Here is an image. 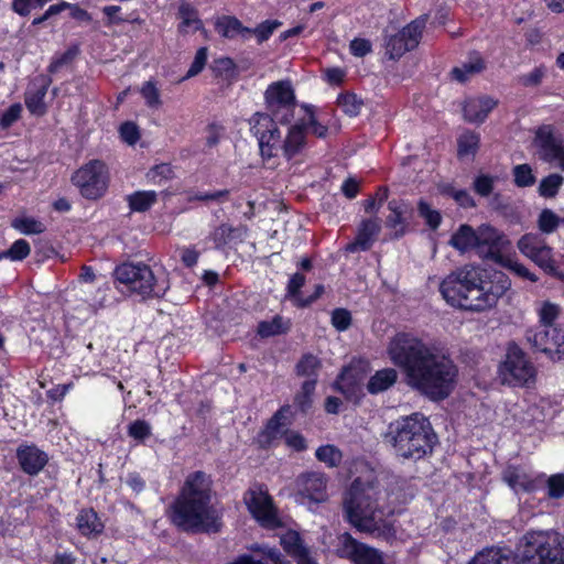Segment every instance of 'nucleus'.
Segmentation results:
<instances>
[{"label":"nucleus","mask_w":564,"mask_h":564,"mask_svg":"<svg viewBox=\"0 0 564 564\" xmlns=\"http://www.w3.org/2000/svg\"><path fill=\"white\" fill-rule=\"evenodd\" d=\"M291 319L282 315H274L270 321H260L257 326V334L261 338H269L288 334L291 329Z\"/></svg>","instance_id":"34"},{"label":"nucleus","mask_w":564,"mask_h":564,"mask_svg":"<svg viewBox=\"0 0 564 564\" xmlns=\"http://www.w3.org/2000/svg\"><path fill=\"white\" fill-rule=\"evenodd\" d=\"M390 214L386 218V227L394 230V238H402L409 230V218L413 208L408 200L391 199L388 202Z\"/></svg>","instance_id":"24"},{"label":"nucleus","mask_w":564,"mask_h":564,"mask_svg":"<svg viewBox=\"0 0 564 564\" xmlns=\"http://www.w3.org/2000/svg\"><path fill=\"white\" fill-rule=\"evenodd\" d=\"M242 500L251 517L260 525L264 528H273L280 524L274 500L264 484H252L245 491Z\"/></svg>","instance_id":"13"},{"label":"nucleus","mask_w":564,"mask_h":564,"mask_svg":"<svg viewBox=\"0 0 564 564\" xmlns=\"http://www.w3.org/2000/svg\"><path fill=\"white\" fill-rule=\"evenodd\" d=\"M429 14H421L394 34L383 39L384 54L390 61H399L406 52L415 50L423 36Z\"/></svg>","instance_id":"12"},{"label":"nucleus","mask_w":564,"mask_h":564,"mask_svg":"<svg viewBox=\"0 0 564 564\" xmlns=\"http://www.w3.org/2000/svg\"><path fill=\"white\" fill-rule=\"evenodd\" d=\"M31 253V246L25 239L15 240L9 249L0 252V261L8 259L13 262L25 260Z\"/></svg>","instance_id":"51"},{"label":"nucleus","mask_w":564,"mask_h":564,"mask_svg":"<svg viewBox=\"0 0 564 564\" xmlns=\"http://www.w3.org/2000/svg\"><path fill=\"white\" fill-rule=\"evenodd\" d=\"M213 476L204 470L191 471L166 510L167 519L180 532L219 533L221 514L213 505Z\"/></svg>","instance_id":"3"},{"label":"nucleus","mask_w":564,"mask_h":564,"mask_svg":"<svg viewBox=\"0 0 564 564\" xmlns=\"http://www.w3.org/2000/svg\"><path fill=\"white\" fill-rule=\"evenodd\" d=\"M145 177L150 184L163 185L175 177L174 167L171 163L155 164L149 169Z\"/></svg>","instance_id":"46"},{"label":"nucleus","mask_w":564,"mask_h":564,"mask_svg":"<svg viewBox=\"0 0 564 564\" xmlns=\"http://www.w3.org/2000/svg\"><path fill=\"white\" fill-rule=\"evenodd\" d=\"M281 25L278 20H265L258 24L254 29H251V34H254L259 44L268 41L273 32Z\"/></svg>","instance_id":"61"},{"label":"nucleus","mask_w":564,"mask_h":564,"mask_svg":"<svg viewBox=\"0 0 564 564\" xmlns=\"http://www.w3.org/2000/svg\"><path fill=\"white\" fill-rule=\"evenodd\" d=\"M212 69L215 77L224 78L230 83L237 80L239 76L238 66L229 56L215 58Z\"/></svg>","instance_id":"41"},{"label":"nucleus","mask_w":564,"mask_h":564,"mask_svg":"<svg viewBox=\"0 0 564 564\" xmlns=\"http://www.w3.org/2000/svg\"><path fill=\"white\" fill-rule=\"evenodd\" d=\"M417 214L424 219L426 226L431 230H436L442 224V215L440 210L433 209L423 198L417 202Z\"/></svg>","instance_id":"52"},{"label":"nucleus","mask_w":564,"mask_h":564,"mask_svg":"<svg viewBox=\"0 0 564 564\" xmlns=\"http://www.w3.org/2000/svg\"><path fill=\"white\" fill-rule=\"evenodd\" d=\"M484 69V58L479 55V53L476 52L469 62L464 63L459 67H454L451 72V75L453 79L459 83H465L469 79L470 75L478 74Z\"/></svg>","instance_id":"38"},{"label":"nucleus","mask_w":564,"mask_h":564,"mask_svg":"<svg viewBox=\"0 0 564 564\" xmlns=\"http://www.w3.org/2000/svg\"><path fill=\"white\" fill-rule=\"evenodd\" d=\"M130 213H147L158 203L155 191H135L126 196Z\"/></svg>","instance_id":"35"},{"label":"nucleus","mask_w":564,"mask_h":564,"mask_svg":"<svg viewBox=\"0 0 564 564\" xmlns=\"http://www.w3.org/2000/svg\"><path fill=\"white\" fill-rule=\"evenodd\" d=\"M330 323L337 332H346L352 323L350 311L343 307L334 308L330 315Z\"/></svg>","instance_id":"59"},{"label":"nucleus","mask_w":564,"mask_h":564,"mask_svg":"<svg viewBox=\"0 0 564 564\" xmlns=\"http://www.w3.org/2000/svg\"><path fill=\"white\" fill-rule=\"evenodd\" d=\"M140 94L150 109H159L162 106L161 94L155 82H144L140 88Z\"/></svg>","instance_id":"53"},{"label":"nucleus","mask_w":564,"mask_h":564,"mask_svg":"<svg viewBox=\"0 0 564 564\" xmlns=\"http://www.w3.org/2000/svg\"><path fill=\"white\" fill-rule=\"evenodd\" d=\"M206 138H205V148L210 150L213 148H216L225 132V128L223 124L217 122H210L205 128Z\"/></svg>","instance_id":"63"},{"label":"nucleus","mask_w":564,"mask_h":564,"mask_svg":"<svg viewBox=\"0 0 564 564\" xmlns=\"http://www.w3.org/2000/svg\"><path fill=\"white\" fill-rule=\"evenodd\" d=\"M380 230L377 219H364L358 226L355 239L345 246V250L349 253L370 250Z\"/></svg>","instance_id":"27"},{"label":"nucleus","mask_w":564,"mask_h":564,"mask_svg":"<svg viewBox=\"0 0 564 564\" xmlns=\"http://www.w3.org/2000/svg\"><path fill=\"white\" fill-rule=\"evenodd\" d=\"M388 355L404 375L406 383L431 401H443L454 391L458 378L454 360L435 354L414 334L397 333L388 345Z\"/></svg>","instance_id":"1"},{"label":"nucleus","mask_w":564,"mask_h":564,"mask_svg":"<svg viewBox=\"0 0 564 564\" xmlns=\"http://www.w3.org/2000/svg\"><path fill=\"white\" fill-rule=\"evenodd\" d=\"M316 389V380H305L301 390L294 397V405L299 412L306 414L313 405V394Z\"/></svg>","instance_id":"45"},{"label":"nucleus","mask_w":564,"mask_h":564,"mask_svg":"<svg viewBox=\"0 0 564 564\" xmlns=\"http://www.w3.org/2000/svg\"><path fill=\"white\" fill-rule=\"evenodd\" d=\"M322 362L318 357L311 352L303 354L295 365V373L299 377H307V380H316Z\"/></svg>","instance_id":"39"},{"label":"nucleus","mask_w":564,"mask_h":564,"mask_svg":"<svg viewBox=\"0 0 564 564\" xmlns=\"http://www.w3.org/2000/svg\"><path fill=\"white\" fill-rule=\"evenodd\" d=\"M280 544L284 552L294 558V561L310 552V550L304 545L301 535L296 531H289L288 533L283 534L281 536Z\"/></svg>","instance_id":"37"},{"label":"nucleus","mask_w":564,"mask_h":564,"mask_svg":"<svg viewBox=\"0 0 564 564\" xmlns=\"http://www.w3.org/2000/svg\"><path fill=\"white\" fill-rule=\"evenodd\" d=\"M510 286L505 272L469 263L447 274L440 283V293L454 308L484 312L494 307Z\"/></svg>","instance_id":"2"},{"label":"nucleus","mask_w":564,"mask_h":564,"mask_svg":"<svg viewBox=\"0 0 564 564\" xmlns=\"http://www.w3.org/2000/svg\"><path fill=\"white\" fill-rule=\"evenodd\" d=\"M546 496L550 499H561L564 497V474L558 473L545 476Z\"/></svg>","instance_id":"58"},{"label":"nucleus","mask_w":564,"mask_h":564,"mask_svg":"<svg viewBox=\"0 0 564 564\" xmlns=\"http://www.w3.org/2000/svg\"><path fill=\"white\" fill-rule=\"evenodd\" d=\"M478 242L476 253L486 260L501 261L508 240L506 236L491 225L484 224L478 227Z\"/></svg>","instance_id":"18"},{"label":"nucleus","mask_w":564,"mask_h":564,"mask_svg":"<svg viewBox=\"0 0 564 564\" xmlns=\"http://www.w3.org/2000/svg\"><path fill=\"white\" fill-rule=\"evenodd\" d=\"M250 133L258 141L259 154L263 162L275 159L281 153L282 133L278 127L279 121L269 113L254 112L248 120Z\"/></svg>","instance_id":"10"},{"label":"nucleus","mask_w":564,"mask_h":564,"mask_svg":"<svg viewBox=\"0 0 564 564\" xmlns=\"http://www.w3.org/2000/svg\"><path fill=\"white\" fill-rule=\"evenodd\" d=\"M52 82L48 75H40L33 79L24 94V104L30 113L42 117L47 112L45 96Z\"/></svg>","instance_id":"23"},{"label":"nucleus","mask_w":564,"mask_h":564,"mask_svg":"<svg viewBox=\"0 0 564 564\" xmlns=\"http://www.w3.org/2000/svg\"><path fill=\"white\" fill-rule=\"evenodd\" d=\"M535 140L540 149V158L545 162L557 161L564 171V145L562 140L554 134L553 127H540L535 133Z\"/></svg>","instance_id":"20"},{"label":"nucleus","mask_w":564,"mask_h":564,"mask_svg":"<svg viewBox=\"0 0 564 564\" xmlns=\"http://www.w3.org/2000/svg\"><path fill=\"white\" fill-rule=\"evenodd\" d=\"M306 135L307 127L303 119L289 127L281 147V154L285 160H293L305 149Z\"/></svg>","instance_id":"25"},{"label":"nucleus","mask_w":564,"mask_h":564,"mask_svg":"<svg viewBox=\"0 0 564 564\" xmlns=\"http://www.w3.org/2000/svg\"><path fill=\"white\" fill-rule=\"evenodd\" d=\"M563 184V176L560 174H550L543 177L539 185V194L545 198L554 197L561 185Z\"/></svg>","instance_id":"55"},{"label":"nucleus","mask_w":564,"mask_h":564,"mask_svg":"<svg viewBox=\"0 0 564 564\" xmlns=\"http://www.w3.org/2000/svg\"><path fill=\"white\" fill-rule=\"evenodd\" d=\"M80 54V46L78 43L70 44L66 51L61 54H56L51 59L47 72L50 74L57 73L62 67L69 65Z\"/></svg>","instance_id":"48"},{"label":"nucleus","mask_w":564,"mask_h":564,"mask_svg":"<svg viewBox=\"0 0 564 564\" xmlns=\"http://www.w3.org/2000/svg\"><path fill=\"white\" fill-rule=\"evenodd\" d=\"M502 480L514 491L535 494L544 488L545 474H529L519 465H508L502 471Z\"/></svg>","instance_id":"19"},{"label":"nucleus","mask_w":564,"mask_h":564,"mask_svg":"<svg viewBox=\"0 0 564 564\" xmlns=\"http://www.w3.org/2000/svg\"><path fill=\"white\" fill-rule=\"evenodd\" d=\"M477 237L478 229L475 230L470 225L464 224L460 225L458 229L452 235L449 245L460 253H465L471 250L476 252L478 242Z\"/></svg>","instance_id":"32"},{"label":"nucleus","mask_w":564,"mask_h":564,"mask_svg":"<svg viewBox=\"0 0 564 564\" xmlns=\"http://www.w3.org/2000/svg\"><path fill=\"white\" fill-rule=\"evenodd\" d=\"M470 564H520V557L509 547H491L478 553Z\"/></svg>","instance_id":"31"},{"label":"nucleus","mask_w":564,"mask_h":564,"mask_svg":"<svg viewBox=\"0 0 564 564\" xmlns=\"http://www.w3.org/2000/svg\"><path fill=\"white\" fill-rule=\"evenodd\" d=\"M497 177L490 174H478L474 181L471 188L480 197H489L495 188Z\"/></svg>","instance_id":"54"},{"label":"nucleus","mask_w":564,"mask_h":564,"mask_svg":"<svg viewBox=\"0 0 564 564\" xmlns=\"http://www.w3.org/2000/svg\"><path fill=\"white\" fill-rule=\"evenodd\" d=\"M116 282L142 300L162 299L170 289L166 276H156L149 264L123 262L113 270Z\"/></svg>","instance_id":"6"},{"label":"nucleus","mask_w":564,"mask_h":564,"mask_svg":"<svg viewBox=\"0 0 564 564\" xmlns=\"http://www.w3.org/2000/svg\"><path fill=\"white\" fill-rule=\"evenodd\" d=\"M76 529L87 539H96L105 531V523L94 508H83L76 517Z\"/></svg>","instance_id":"28"},{"label":"nucleus","mask_w":564,"mask_h":564,"mask_svg":"<svg viewBox=\"0 0 564 564\" xmlns=\"http://www.w3.org/2000/svg\"><path fill=\"white\" fill-rule=\"evenodd\" d=\"M294 416L290 404L281 405L258 432L254 438L257 446L260 449H270L276 440L283 437L284 430L293 424Z\"/></svg>","instance_id":"16"},{"label":"nucleus","mask_w":564,"mask_h":564,"mask_svg":"<svg viewBox=\"0 0 564 564\" xmlns=\"http://www.w3.org/2000/svg\"><path fill=\"white\" fill-rule=\"evenodd\" d=\"M267 113L281 124H290L297 106L295 90L290 79L276 80L268 85L263 94Z\"/></svg>","instance_id":"11"},{"label":"nucleus","mask_w":564,"mask_h":564,"mask_svg":"<svg viewBox=\"0 0 564 564\" xmlns=\"http://www.w3.org/2000/svg\"><path fill=\"white\" fill-rule=\"evenodd\" d=\"M315 457L328 468L338 467L343 462L341 451L332 444L321 445L315 452Z\"/></svg>","instance_id":"49"},{"label":"nucleus","mask_w":564,"mask_h":564,"mask_svg":"<svg viewBox=\"0 0 564 564\" xmlns=\"http://www.w3.org/2000/svg\"><path fill=\"white\" fill-rule=\"evenodd\" d=\"M512 174L517 187H529L536 181L532 167L527 163L516 165L512 170Z\"/></svg>","instance_id":"56"},{"label":"nucleus","mask_w":564,"mask_h":564,"mask_svg":"<svg viewBox=\"0 0 564 564\" xmlns=\"http://www.w3.org/2000/svg\"><path fill=\"white\" fill-rule=\"evenodd\" d=\"M498 376L502 384L530 387L535 382L536 369L528 355L516 343H510L505 359L498 366Z\"/></svg>","instance_id":"8"},{"label":"nucleus","mask_w":564,"mask_h":564,"mask_svg":"<svg viewBox=\"0 0 564 564\" xmlns=\"http://www.w3.org/2000/svg\"><path fill=\"white\" fill-rule=\"evenodd\" d=\"M306 278L301 272L293 273L285 288V299L290 300L292 305L297 308L300 300H304L302 288L305 285Z\"/></svg>","instance_id":"50"},{"label":"nucleus","mask_w":564,"mask_h":564,"mask_svg":"<svg viewBox=\"0 0 564 564\" xmlns=\"http://www.w3.org/2000/svg\"><path fill=\"white\" fill-rule=\"evenodd\" d=\"M561 314V306L551 301H543L538 310L539 325L535 328H554Z\"/></svg>","instance_id":"43"},{"label":"nucleus","mask_w":564,"mask_h":564,"mask_svg":"<svg viewBox=\"0 0 564 564\" xmlns=\"http://www.w3.org/2000/svg\"><path fill=\"white\" fill-rule=\"evenodd\" d=\"M15 458L20 469L29 476H37L48 463L46 452L35 444L22 443L15 449Z\"/></svg>","instance_id":"21"},{"label":"nucleus","mask_w":564,"mask_h":564,"mask_svg":"<svg viewBox=\"0 0 564 564\" xmlns=\"http://www.w3.org/2000/svg\"><path fill=\"white\" fill-rule=\"evenodd\" d=\"M364 375L352 366H344L332 384L333 390L340 393L347 402L360 405L365 398Z\"/></svg>","instance_id":"17"},{"label":"nucleus","mask_w":564,"mask_h":564,"mask_svg":"<svg viewBox=\"0 0 564 564\" xmlns=\"http://www.w3.org/2000/svg\"><path fill=\"white\" fill-rule=\"evenodd\" d=\"M327 477L324 473L306 471L296 478L299 494L314 502H324L328 498Z\"/></svg>","instance_id":"22"},{"label":"nucleus","mask_w":564,"mask_h":564,"mask_svg":"<svg viewBox=\"0 0 564 564\" xmlns=\"http://www.w3.org/2000/svg\"><path fill=\"white\" fill-rule=\"evenodd\" d=\"M336 104L345 115L351 118L357 117L364 106L362 99L351 91L340 93Z\"/></svg>","instance_id":"47"},{"label":"nucleus","mask_w":564,"mask_h":564,"mask_svg":"<svg viewBox=\"0 0 564 564\" xmlns=\"http://www.w3.org/2000/svg\"><path fill=\"white\" fill-rule=\"evenodd\" d=\"M11 227L26 236L41 235L46 230V226L41 220L30 216L13 218L11 220Z\"/></svg>","instance_id":"44"},{"label":"nucleus","mask_w":564,"mask_h":564,"mask_svg":"<svg viewBox=\"0 0 564 564\" xmlns=\"http://www.w3.org/2000/svg\"><path fill=\"white\" fill-rule=\"evenodd\" d=\"M70 182L83 198L98 200L108 192L110 184L109 167L102 160H89L72 174Z\"/></svg>","instance_id":"9"},{"label":"nucleus","mask_w":564,"mask_h":564,"mask_svg":"<svg viewBox=\"0 0 564 564\" xmlns=\"http://www.w3.org/2000/svg\"><path fill=\"white\" fill-rule=\"evenodd\" d=\"M178 18L181 23L178 24L180 33H187L188 28L195 26L197 31L203 26L202 20L198 17V11L194 6L187 2H182L178 7Z\"/></svg>","instance_id":"40"},{"label":"nucleus","mask_w":564,"mask_h":564,"mask_svg":"<svg viewBox=\"0 0 564 564\" xmlns=\"http://www.w3.org/2000/svg\"><path fill=\"white\" fill-rule=\"evenodd\" d=\"M397 380L398 372L394 368L377 370L368 380L367 391L372 395L379 394L393 387Z\"/></svg>","instance_id":"33"},{"label":"nucleus","mask_w":564,"mask_h":564,"mask_svg":"<svg viewBox=\"0 0 564 564\" xmlns=\"http://www.w3.org/2000/svg\"><path fill=\"white\" fill-rule=\"evenodd\" d=\"M247 234V227L239 225L234 227L228 223H223L209 234V240L213 241L216 250H225L231 242H241Z\"/></svg>","instance_id":"29"},{"label":"nucleus","mask_w":564,"mask_h":564,"mask_svg":"<svg viewBox=\"0 0 564 564\" xmlns=\"http://www.w3.org/2000/svg\"><path fill=\"white\" fill-rule=\"evenodd\" d=\"M359 479L352 481L348 497L344 500V517L357 532L366 533L376 539L390 541L395 536L393 523L387 519L392 510L379 505L378 495L373 488H360Z\"/></svg>","instance_id":"4"},{"label":"nucleus","mask_w":564,"mask_h":564,"mask_svg":"<svg viewBox=\"0 0 564 564\" xmlns=\"http://www.w3.org/2000/svg\"><path fill=\"white\" fill-rule=\"evenodd\" d=\"M560 225V217L551 209H543L538 219L539 229L543 234H552Z\"/></svg>","instance_id":"60"},{"label":"nucleus","mask_w":564,"mask_h":564,"mask_svg":"<svg viewBox=\"0 0 564 564\" xmlns=\"http://www.w3.org/2000/svg\"><path fill=\"white\" fill-rule=\"evenodd\" d=\"M335 554L351 564H387L382 551L355 539L349 532L337 535Z\"/></svg>","instance_id":"14"},{"label":"nucleus","mask_w":564,"mask_h":564,"mask_svg":"<svg viewBox=\"0 0 564 564\" xmlns=\"http://www.w3.org/2000/svg\"><path fill=\"white\" fill-rule=\"evenodd\" d=\"M215 31L224 39L234 40L240 35L247 40L251 35V28L245 26L235 15H221L214 24Z\"/></svg>","instance_id":"30"},{"label":"nucleus","mask_w":564,"mask_h":564,"mask_svg":"<svg viewBox=\"0 0 564 564\" xmlns=\"http://www.w3.org/2000/svg\"><path fill=\"white\" fill-rule=\"evenodd\" d=\"M518 247L523 253L533 260H538L539 256L547 257L550 253V247L542 245V242L535 236L530 234H527L520 238Z\"/></svg>","instance_id":"42"},{"label":"nucleus","mask_w":564,"mask_h":564,"mask_svg":"<svg viewBox=\"0 0 564 564\" xmlns=\"http://www.w3.org/2000/svg\"><path fill=\"white\" fill-rule=\"evenodd\" d=\"M435 441L430 421L420 413L391 422L384 435V442L392 446L397 456L415 460L431 454Z\"/></svg>","instance_id":"5"},{"label":"nucleus","mask_w":564,"mask_h":564,"mask_svg":"<svg viewBox=\"0 0 564 564\" xmlns=\"http://www.w3.org/2000/svg\"><path fill=\"white\" fill-rule=\"evenodd\" d=\"M480 148V134L476 131L465 130L457 138V158H474Z\"/></svg>","instance_id":"36"},{"label":"nucleus","mask_w":564,"mask_h":564,"mask_svg":"<svg viewBox=\"0 0 564 564\" xmlns=\"http://www.w3.org/2000/svg\"><path fill=\"white\" fill-rule=\"evenodd\" d=\"M22 113V106L19 102H14L9 106L1 115H0V129L7 130L13 123H15Z\"/></svg>","instance_id":"62"},{"label":"nucleus","mask_w":564,"mask_h":564,"mask_svg":"<svg viewBox=\"0 0 564 564\" xmlns=\"http://www.w3.org/2000/svg\"><path fill=\"white\" fill-rule=\"evenodd\" d=\"M127 433L131 438L144 443V441L151 436L152 429L149 422L138 419L128 425Z\"/></svg>","instance_id":"57"},{"label":"nucleus","mask_w":564,"mask_h":564,"mask_svg":"<svg viewBox=\"0 0 564 564\" xmlns=\"http://www.w3.org/2000/svg\"><path fill=\"white\" fill-rule=\"evenodd\" d=\"M283 438L290 448L295 452H304L307 449V443L305 437L297 431H292L286 427L283 433Z\"/></svg>","instance_id":"64"},{"label":"nucleus","mask_w":564,"mask_h":564,"mask_svg":"<svg viewBox=\"0 0 564 564\" xmlns=\"http://www.w3.org/2000/svg\"><path fill=\"white\" fill-rule=\"evenodd\" d=\"M531 346L553 361L564 360V324L554 328H534L527 332Z\"/></svg>","instance_id":"15"},{"label":"nucleus","mask_w":564,"mask_h":564,"mask_svg":"<svg viewBox=\"0 0 564 564\" xmlns=\"http://www.w3.org/2000/svg\"><path fill=\"white\" fill-rule=\"evenodd\" d=\"M497 106L498 100L487 95L468 98L463 105L464 119L470 123H482Z\"/></svg>","instance_id":"26"},{"label":"nucleus","mask_w":564,"mask_h":564,"mask_svg":"<svg viewBox=\"0 0 564 564\" xmlns=\"http://www.w3.org/2000/svg\"><path fill=\"white\" fill-rule=\"evenodd\" d=\"M525 540L520 564H564V543L558 533L533 532Z\"/></svg>","instance_id":"7"}]
</instances>
